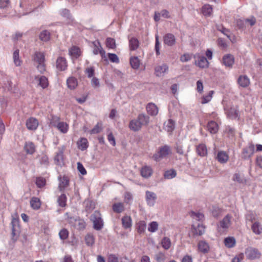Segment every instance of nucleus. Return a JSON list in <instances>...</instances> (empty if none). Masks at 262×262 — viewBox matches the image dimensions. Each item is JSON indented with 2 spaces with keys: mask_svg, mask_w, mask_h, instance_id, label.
I'll list each match as a JSON object with an SVG mask.
<instances>
[{
  "mask_svg": "<svg viewBox=\"0 0 262 262\" xmlns=\"http://www.w3.org/2000/svg\"><path fill=\"white\" fill-rule=\"evenodd\" d=\"M67 67V61L63 57H58L56 60V68L59 71H64Z\"/></svg>",
  "mask_w": 262,
  "mask_h": 262,
  "instance_id": "2eb2a0df",
  "label": "nucleus"
},
{
  "mask_svg": "<svg viewBox=\"0 0 262 262\" xmlns=\"http://www.w3.org/2000/svg\"><path fill=\"white\" fill-rule=\"evenodd\" d=\"M139 46V41L135 37H132L129 39V47L131 51H135Z\"/></svg>",
  "mask_w": 262,
  "mask_h": 262,
  "instance_id": "bb28decb",
  "label": "nucleus"
},
{
  "mask_svg": "<svg viewBox=\"0 0 262 262\" xmlns=\"http://www.w3.org/2000/svg\"><path fill=\"white\" fill-rule=\"evenodd\" d=\"M129 127L130 129V130L134 132H137L141 128L142 126L140 124L139 120L137 118L132 120L130 121L129 124Z\"/></svg>",
  "mask_w": 262,
  "mask_h": 262,
  "instance_id": "dca6fc26",
  "label": "nucleus"
},
{
  "mask_svg": "<svg viewBox=\"0 0 262 262\" xmlns=\"http://www.w3.org/2000/svg\"><path fill=\"white\" fill-rule=\"evenodd\" d=\"M39 163L41 165L45 167H48L49 165L50 162L48 156L45 154H42L37 156Z\"/></svg>",
  "mask_w": 262,
  "mask_h": 262,
  "instance_id": "393cba45",
  "label": "nucleus"
},
{
  "mask_svg": "<svg viewBox=\"0 0 262 262\" xmlns=\"http://www.w3.org/2000/svg\"><path fill=\"white\" fill-rule=\"evenodd\" d=\"M36 80L38 82V85L42 88L45 89L48 85V79L44 76H41L39 77H36Z\"/></svg>",
  "mask_w": 262,
  "mask_h": 262,
  "instance_id": "2f4dec72",
  "label": "nucleus"
},
{
  "mask_svg": "<svg viewBox=\"0 0 262 262\" xmlns=\"http://www.w3.org/2000/svg\"><path fill=\"white\" fill-rule=\"evenodd\" d=\"M157 195L155 193L148 190L145 192V199L149 206H153L157 200Z\"/></svg>",
  "mask_w": 262,
  "mask_h": 262,
  "instance_id": "1a4fd4ad",
  "label": "nucleus"
},
{
  "mask_svg": "<svg viewBox=\"0 0 262 262\" xmlns=\"http://www.w3.org/2000/svg\"><path fill=\"white\" fill-rule=\"evenodd\" d=\"M146 227V223L143 221L139 222L137 224V230L138 233L141 234L144 233Z\"/></svg>",
  "mask_w": 262,
  "mask_h": 262,
  "instance_id": "8fccbe9b",
  "label": "nucleus"
},
{
  "mask_svg": "<svg viewBox=\"0 0 262 262\" xmlns=\"http://www.w3.org/2000/svg\"><path fill=\"white\" fill-rule=\"evenodd\" d=\"M51 124L54 126H57V128L62 133H66L68 129V125L63 122H58L56 125L55 123L51 122Z\"/></svg>",
  "mask_w": 262,
  "mask_h": 262,
  "instance_id": "aec40b11",
  "label": "nucleus"
},
{
  "mask_svg": "<svg viewBox=\"0 0 262 262\" xmlns=\"http://www.w3.org/2000/svg\"><path fill=\"white\" fill-rule=\"evenodd\" d=\"M94 48L93 49V53L95 55L99 53L102 58L105 59L106 60V57L105 55V52L102 48L100 42L97 41L96 42H94Z\"/></svg>",
  "mask_w": 262,
  "mask_h": 262,
  "instance_id": "9b49d317",
  "label": "nucleus"
},
{
  "mask_svg": "<svg viewBox=\"0 0 262 262\" xmlns=\"http://www.w3.org/2000/svg\"><path fill=\"white\" fill-rule=\"evenodd\" d=\"M212 214L215 217H217L221 214V211L217 207H212L211 209Z\"/></svg>",
  "mask_w": 262,
  "mask_h": 262,
  "instance_id": "69168bd1",
  "label": "nucleus"
},
{
  "mask_svg": "<svg viewBox=\"0 0 262 262\" xmlns=\"http://www.w3.org/2000/svg\"><path fill=\"white\" fill-rule=\"evenodd\" d=\"M30 205L34 209H38L40 207L41 202L37 197H33L30 200Z\"/></svg>",
  "mask_w": 262,
  "mask_h": 262,
  "instance_id": "f704fd0d",
  "label": "nucleus"
},
{
  "mask_svg": "<svg viewBox=\"0 0 262 262\" xmlns=\"http://www.w3.org/2000/svg\"><path fill=\"white\" fill-rule=\"evenodd\" d=\"M88 140L86 138H81L78 142V146L79 149L84 150L88 148Z\"/></svg>",
  "mask_w": 262,
  "mask_h": 262,
  "instance_id": "37998d69",
  "label": "nucleus"
},
{
  "mask_svg": "<svg viewBox=\"0 0 262 262\" xmlns=\"http://www.w3.org/2000/svg\"><path fill=\"white\" fill-rule=\"evenodd\" d=\"M209 62L205 57H201L198 61V66L201 68H207L208 67Z\"/></svg>",
  "mask_w": 262,
  "mask_h": 262,
  "instance_id": "4c0bfd02",
  "label": "nucleus"
},
{
  "mask_svg": "<svg viewBox=\"0 0 262 262\" xmlns=\"http://www.w3.org/2000/svg\"><path fill=\"white\" fill-rule=\"evenodd\" d=\"M108 57L110 60L112 62L118 63L119 62V58L117 55L114 53H108Z\"/></svg>",
  "mask_w": 262,
  "mask_h": 262,
  "instance_id": "0e129e2a",
  "label": "nucleus"
},
{
  "mask_svg": "<svg viewBox=\"0 0 262 262\" xmlns=\"http://www.w3.org/2000/svg\"><path fill=\"white\" fill-rule=\"evenodd\" d=\"M232 180L241 184H243L246 182V179L243 174L239 172L234 173Z\"/></svg>",
  "mask_w": 262,
  "mask_h": 262,
  "instance_id": "72a5a7b5",
  "label": "nucleus"
},
{
  "mask_svg": "<svg viewBox=\"0 0 262 262\" xmlns=\"http://www.w3.org/2000/svg\"><path fill=\"white\" fill-rule=\"evenodd\" d=\"M58 179L59 181L58 189L60 191H63L65 188L69 186V180L68 178L65 176L62 177L60 176Z\"/></svg>",
  "mask_w": 262,
  "mask_h": 262,
  "instance_id": "f8f14e48",
  "label": "nucleus"
},
{
  "mask_svg": "<svg viewBox=\"0 0 262 262\" xmlns=\"http://www.w3.org/2000/svg\"><path fill=\"white\" fill-rule=\"evenodd\" d=\"M60 15L64 17L68 21V23H70L73 21L72 16L70 14V11L67 9H62L60 11Z\"/></svg>",
  "mask_w": 262,
  "mask_h": 262,
  "instance_id": "7c9ffc66",
  "label": "nucleus"
},
{
  "mask_svg": "<svg viewBox=\"0 0 262 262\" xmlns=\"http://www.w3.org/2000/svg\"><path fill=\"white\" fill-rule=\"evenodd\" d=\"M238 83L242 87L246 88L249 85L250 80L246 75L240 76L238 78Z\"/></svg>",
  "mask_w": 262,
  "mask_h": 262,
  "instance_id": "4be33fe9",
  "label": "nucleus"
},
{
  "mask_svg": "<svg viewBox=\"0 0 262 262\" xmlns=\"http://www.w3.org/2000/svg\"><path fill=\"white\" fill-rule=\"evenodd\" d=\"M168 69V66L165 64L157 66L155 68V73L156 76L159 77L161 76L163 74L167 71Z\"/></svg>",
  "mask_w": 262,
  "mask_h": 262,
  "instance_id": "f3484780",
  "label": "nucleus"
},
{
  "mask_svg": "<svg viewBox=\"0 0 262 262\" xmlns=\"http://www.w3.org/2000/svg\"><path fill=\"white\" fill-rule=\"evenodd\" d=\"M161 244H162V247L165 249L167 250L171 246L170 239L168 237H164L162 240Z\"/></svg>",
  "mask_w": 262,
  "mask_h": 262,
  "instance_id": "603ef678",
  "label": "nucleus"
},
{
  "mask_svg": "<svg viewBox=\"0 0 262 262\" xmlns=\"http://www.w3.org/2000/svg\"><path fill=\"white\" fill-rule=\"evenodd\" d=\"M207 129L211 134H215L219 129L218 124L213 121H211L207 124Z\"/></svg>",
  "mask_w": 262,
  "mask_h": 262,
  "instance_id": "5701e85b",
  "label": "nucleus"
},
{
  "mask_svg": "<svg viewBox=\"0 0 262 262\" xmlns=\"http://www.w3.org/2000/svg\"><path fill=\"white\" fill-rule=\"evenodd\" d=\"M107 140L112 145L115 146L116 145L115 139L112 133L108 135Z\"/></svg>",
  "mask_w": 262,
  "mask_h": 262,
  "instance_id": "774afa93",
  "label": "nucleus"
},
{
  "mask_svg": "<svg viewBox=\"0 0 262 262\" xmlns=\"http://www.w3.org/2000/svg\"><path fill=\"white\" fill-rule=\"evenodd\" d=\"M224 243L227 247L232 248L234 247L235 244V240L233 237H227L224 240Z\"/></svg>",
  "mask_w": 262,
  "mask_h": 262,
  "instance_id": "a18cd8bd",
  "label": "nucleus"
},
{
  "mask_svg": "<svg viewBox=\"0 0 262 262\" xmlns=\"http://www.w3.org/2000/svg\"><path fill=\"white\" fill-rule=\"evenodd\" d=\"M85 241L88 246H92L94 243V236L90 234H87L85 237Z\"/></svg>",
  "mask_w": 262,
  "mask_h": 262,
  "instance_id": "5fc2aeb1",
  "label": "nucleus"
},
{
  "mask_svg": "<svg viewBox=\"0 0 262 262\" xmlns=\"http://www.w3.org/2000/svg\"><path fill=\"white\" fill-rule=\"evenodd\" d=\"M50 32L46 30L40 32L39 37L41 41L46 42L50 40Z\"/></svg>",
  "mask_w": 262,
  "mask_h": 262,
  "instance_id": "58836bf2",
  "label": "nucleus"
},
{
  "mask_svg": "<svg viewBox=\"0 0 262 262\" xmlns=\"http://www.w3.org/2000/svg\"><path fill=\"white\" fill-rule=\"evenodd\" d=\"M68 87L71 90L75 89L77 85V80L76 78L73 77H69L67 80Z\"/></svg>",
  "mask_w": 262,
  "mask_h": 262,
  "instance_id": "cd10ccee",
  "label": "nucleus"
},
{
  "mask_svg": "<svg viewBox=\"0 0 262 262\" xmlns=\"http://www.w3.org/2000/svg\"><path fill=\"white\" fill-rule=\"evenodd\" d=\"M216 158L221 163H225L228 160L229 157L226 152L221 151L217 153Z\"/></svg>",
  "mask_w": 262,
  "mask_h": 262,
  "instance_id": "412c9836",
  "label": "nucleus"
},
{
  "mask_svg": "<svg viewBox=\"0 0 262 262\" xmlns=\"http://www.w3.org/2000/svg\"><path fill=\"white\" fill-rule=\"evenodd\" d=\"M254 146L253 144H249L247 147L244 148L242 152V158L247 160L249 159L254 154Z\"/></svg>",
  "mask_w": 262,
  "mask_h": 262,
  "instance_id": "0eeeda50",
  "label": "nucleus"
},
{
  "mask_svg": "<svg viewBox=\"0 0 262 262\" xmlns=\"http://www.w3.org/2000/svg\"><path fill=\"white\" fill-rule=\"evenodd\" d=\"M164 42L168 46H172L176 43V38L174 36L171 34L168 33L164 36Z\"/></svg>",
  "mask_w": 262,
  "mask_h": 262,
  "instance_id": "ddd939ff",
  "label": "nucleus"
},
{
  "mask_svg": "<svg viewBox=\"0 0 262 262\" xmlns=\"http://www.w3.org/2000/svg\"><path fill=\"white\" fill-rule=\"evenodd\" d=\"M155 259L157 262H163L165 259V255L162 252H159L155 255Z\"/></svg>",
  "mask_w": 262,
  "mask_h": 262,
  "instance_id": "680f3d73",
  "label": "nucleus"
},
{
  "mask_svg": "<svg viewBox=\"0 0 262 262\" xmlns=\"http://www.w3.org/2000/svg\"><path fill=\"white\" fill-rule=\"evenodd\" d=\"M91 217L93 222L94 228L97 230H100L102 228L103 224L101 217L99 216L98 213H94Z\"/></svg>",
  "mask_w": 262,
  "mask_h": 262,
  "instance_id": "423d86ee",
  "label": "nucleus"
},
{
  "mask_svg": "<svg viewBox=\"0 0 262 262\" xmlns=\"http://www.w3.org/2000/svg\"><path fill=\"white\" fill-rule=\"evenodd\" d=\"M170 152V146L165 145L159 148L158 152L154 154L152 158L156 161H160L162 159L166 158Z\"/></svg>",
  "mask_w": 262,
  "mask_h": 262,
  "instance_id": "f257e3e1",
  "label": "nucleus"
},
{
  "mask_svg": "<svg viewBox=\"0 0 262 262\" xmlns=\"http://www.w3.org/2000/svg\"><path fill=\"white\" fill-rule=\"evenodd\" d=\"M207 150L204 144H200L198 146V155L201 156H205L207 155Z\"/></svg>",
  "mask_w": 262,
  "mask_h": 262,
  "instance_id": "09e8293b",
  "label": "nucleus"
},
{
  "mask_svg": "<svg viewBox=\"0 0 262 262\" xmlns=\"http://www.w3.org/2000/svg\"><path fill=\"white\" fill-rule=\"evenodd\" d=\"M77 169L81 174H86V170L80 162L77 163Z\"/></svg>",
  "mask_w": 262,
  "mask_h": 262,
  "instance_id": "338daca9",
  "label": "nucleus"
},
{
  "mask_svg": "<svg viewBox=\"0 0 262 262\" xmlns=\"http://www.w3.org/2000/svg\"><path fill=\"white\" fill-rule=\"evenodd\" d=\"M227 114L228 116L231 119H235L238 117V113L236 107H231L227 111Z\"/></svg>",
  "mask_w": 262,
  "mask_h": 262,
  "instance_id": "79ce46f5",
  "label": "nucleus"
},
{
  "mask_svg": "<svg viewBox=\"0 0 262 262\" xmlns=\"http://www.w3.org/2000/svg\"><path fill=\"white\" fill-rule=\"evenodd\" d=\"M13 60L16 66H20V60L19 59V50H16L13 53Z\"/></svg>",
  "mask_w": 262,
  "mask_h": 262,
  "instance_id": "13d9d810",
  "label": "nucleus"
},
{
  "mask_svg": "<svg viewBox=\"0 0 262 262\" xmlns=\"http://www.w3.org/2000/svg\"><path fill=\"white\" fill-rule=\"evenodd\" d=\"M122 224L124 228L128 229L132 227V220L129 216H124L122 219Z\"/></svg>",
  "mask_w": 262,
  "mask_h": 262,
  "instance_id": "b1692460",
  "label": "nucleus"
},
{
  "mask_svg": "<svg viewBox=\"0 0 262 262\" xmlns=\"http://www.w3.org/2000/svg\"><path fill=\"white\" fill-rule=\"evenodd\" d=\"M202 13L205 16H210L212 12V8L209 5H204L202 10Z\"/></svg>",
  "mask_w": 262,
  "mask_h": 262,
  "instance_id": "ea45409f",
  "label": "nucleus"
},
{
  "mask_svg": "<svg viewBox=\"0 0 262 262\" xmlns=\"http://www.w3.org/2000/svg\"><path fill=\"white\" fill-rule=\"evenodd\" d=\"M234 60V57L231 54H227L223 58V63L226 67H232Z\"/></svg>",
  "mask_w": 262,
  "mask_h": 262,
  "instance_id": "4468645a",
  "label": "nucleus"
},
{
  "mask_svg": "<svg viewBox=\"0 0 262 262\" xmlns=\"http://www.w3.org/2000/svg\"><path fill=\"white\" fill-rule=\"evenodd\" d=\"M26 125L29 130H34L38 126V121L36 118L31 117L27 120Z\"/></svg>",
  "mask_w": 262,
  "mask_h": 262,
  "instance_id": "9d476101",
  "label": "nucleus"
},
{
  "mask_svg": "<svg viewBox=\"0 0 262 262\" xmlns=\"http://www.w3.org/2000/svg\"><path fill=\"white\" fill-rule=\"evenodd\" d=\"M11 225L12 226V240L15 242L17 241L20 231L18 219L13 218Z\"/></svg>",
  "mask_w": 262,
  "mask_h": 262,
  "instance_id": "f03ea898",
  "label": "nucleus"
},
{
  "mask_svg": "<svg viewBox=\"0 0 262 262\" xmlns=\"http://www.w3.org/2000/svg\"><path fill=\"white\" fill-rule=\"evenodd\" d=\"M36 185L39 188H42L46 183V179L42 177H38L36 180Z\"/></svg>",
  "mask_w": 262,
  "mask_h": 262,
  "instance_id": "6e6d98bb",
  "label": "nucleus"
},
{
  "mask_svg": "<svg viewBox=\"0 0 262 262\" xmlns=\"http://www.w3.org/2000/svg\"><path fill=\"white\" fill-rule=\"evenodd\" d=\"M106 46L111 49H114L116 48L115 40L112 38H107L106 39Z\"/></svg>",
  "mask_w": 262,
  "mask_h": 262,
  "instance_id": "bf43d9fd",
  "label": "nucleus"
},
{
  "mask_svg": "<svg viewBox=\"0 0 262 262\" xmlns=\"http://www.w3.org/2000/svg\"><path fill=\"white\" fill-rule=\"evenodd\" d=\"M70 54L75 58H78L80 55L79 49L76 47H73L69 50Z\"/></svg>",
  "mask_w": 262,
  "mask_h": 262,
  "instance_id": "3c124183",
  "label": "nucleus"
},
{
  "mask_svg": "<svg viewBox=\"0 0 262 262\" xmlns=\"http://www.w3.org/2000/svg\"><path fill=\"white\" fill-rule=\"evenodd\" d=\"M245 253L247 257L250 259L258 258L261 255L260 252L257 249L252 247L248 248Z\"/></svg>",
  "mask_w": 262,
  "mask_h": 262,
  "instance_id": "39448f33",
  "label": "nucleus"
},
{
  "mask_svg": "<svg viewBox=\"0 0 262 262\" xmlns=\"http://www.w3.org/2000/svg\"><path fill=\"white\" fill-rule=\"evenodd\" d=\"M174 122L171 119H169L164 124V127L168 132H172L174 128Z\"/></svg>",
  "mask_w": 262,
  "mask_h": 262,
  "instance_id": "e433bc0d",
  "label": "nucleus"
},
{
  "mask_svg": "<svg viewBox=\"0 0 262 262\" xmlns=\"http://www.w3.org/2000/svg\"><path fill=\"white\" fill-rule=\"evenodd\" d=\"M119 258L115 254H111L108 257V262H121V258Z\"/></svg>",
  "mask_w": 262,
  "mask_h": 262,
  "instance_id": "e2e57ef3",
  "label": "nucleus"
},
{
  "mask_svg": "<svg viewBox=\"0 0 262 262\" xmlns=\"http://www.w3.org/2000/svg\"><path fill=\"white\" fill-rule=\"evenodd\" d=\"M59 235L60 239L64 240L68 237L69 231L66 229H63L59 232Z\"/></svg>",
  "mask_w": 262,
  "mask_h": 262,
  "instance_id": "052dcab7",
  "label": "nucleus"
},
{
  "mask_svg": "<svg viewBox=\"0 0 262 262\" xmlns=\"http://www.w3.org/2000/svg\"><path fill=\"white\" fill-rule=\"evenodd\" d=\"M25 150L27 154H33L35 151V145L32 142L26 143Z\"/></svg>",
  "mask_w": 262,
  "mask_h": 262,
  "instance_id": "a19ab883",
  "label": "nucleus"
},
{
  "mask_svg": "<svg viewBox=\"0 0 262 262\" xmlns=\"http://www.w3.org/2000/svg\"><path fill=\"white\" fill-rule=\"evenodd\" d=\"M198 248L203 253H207L209 250V246L208 243L204 241H201L199 242L198 245Z\"/></svg>",
  "mask_w": 262,
  "mask_h": 262,
  "instance_id": "473e14b6",
  "label": "nucleus"
},
{
  "mask_svg": "<svg viewBox=\"0 0 262 262\" xmlns=\"http://www.w3.org/2000/svg\"><path fill=\"white\" fill-rule=\"evenodd\" d=\"M34 60L37 63L45 62V55L42 53L36 52L34 55Z\"/></svg>",
  "mask_w": 262,
  "mask_h": 262,
  "instance_id": "de8ad7c7",
  "label": "nucleus"
},
{
  "mask_svg": "<svg viewBox=\"0 0 262 262\" xmlns=\"http://www.w3.org/2000/svg\"><path fill=\"white\" fill-rule=\"evenodd\" d=\"M230 216L227 215L222 221L220 222V224L217 225V229L219 232H223L224 229H227L230 223Z\"/></svg>",
  "mask_w": 262,
  "mask_h": 262,
  "instance_id": "6e6552de",
  "label": "nucleus"
},
{
  "mask_svg": "<svg viewBox=\"0 0 262 262\" xmlns=\"http://www.w3.org/2000/svg\"><path fill=\"white\" fill-rule=\"evenodd\" d=\"M213 94L214 91H210L207 94L202 95L200 98V103L202 104H204L210 102L212 99Z\"/></svg>",
  "mask_w": 262,
  "mask_h": 262,
  "instance_id": "6ab92c4d",
  "label": "nucleus"
},
{
  "mask_svg": "<svg viewBox=\"0 0 262 262\" xmlns=\"http://www.w3.org/2000/svg\"><path fill=\"white\" fill-rule=\"evenodd\" d=\"M204 220V214L198 212V235H201L205 232L206 226L203 223Z\"/></svg>",
  "mask_w": 262,
  "mask_h": 262,
  "instance_id": "7ed1b4c3",
  "label": "nucleus"
},
{
  "mask_svg": "<svg viewBox=\"0 0 262 262\" xmlns=\"http://www.w3.org/2000/svg\"><path fill=\"white\" fill-rule=\"evenodd\" d=\"M59 205L60 207H64L66 205L67 196L65 194L60 195L57 200Z\"/></svg>",
  "mask_w": 262,
  "mask_h": 262,
  "instance_id": "864d4df0",
  "label": "nucleus"
},
{
  "mask_svg": "<svg viewBox=\"0 0 262 262\" xmlns=\"http://www.w3.org/2000/svg\"><path fill=\"white\" fill-rule=\"evenodd\" d=\"M176 175H177L176 171L173 169H171L168 170L164 172V177L165 179H172V178L176 177Z\"/></svg>",
  "mask_w": 262,
  "mask_h": 262,
  "instance_id": "c03bdc74",
  "label": "nucleus"
},
{
  "mask_svg": "<svg viewBox=\"0 0 262 262\" xmlns=\"http://www.w3.org/2000/svg\"><path fill=\"white\" fill-rule=\"evenodd\" d=\"M137 119L142 126L147 125L149 121V117L143 114H139Z\"/></svg>",
  "mask_w": 262,
  "mask_h": 262,
  "instance_id": "c756f323",
  "label": "nucleus"
},
{
  "mask_svg": "<svg viewBox=\"0 0 262 262\" xmlns=\"http://www.w3.org/2000/svg\"><path fill=\"white\" fill-rule=\"evenodd\" d=\"M113 210L116 213H121L124 210V207L122 203H116L113 205Z\"/></svg>",
  "mask_w": 262,
  "mask_h": 262,
  "instance_id": "c9c22d12",
  "label": "nucleus"
},
{
  "mask_svg": "<svg viewBox=\"0 0 262 262\" xmlns=\"http://www.w3.org/2000/svg\"><path fill=\"white\" fill-rule=\"evenodd\" d=\"M252 231L256 235H259L262 233V225L258 222H255L251 226Z\"/></svg>",
  "mask_w": 262,
  "mask_h": 262,
  "instance_id": "a878e982",
  "label": "nucleus"
},
{
  "mask_svg": "<svg viewBox=\"0 0 262 262\" xmlns=\"http://www.w3.org/2000/svg\"><path fill=\"white\" fill-rule=\"evenodd\" d=\"M131 67L134 69H137L140 66V60L137 57H132L130 59Z\"/></svg>",
  "mask_w": 262,
  "mask_h": 262,
  "instance_id": "49530a36",
  "label": "nucleus"
},
{
  "mask_svg": "<svg viewBox=\"0 0 262 262\" xmlns=\"http://www.w3.org/2000/svg\"><path fill=\"white\" fill-rule=\"evenodd\" d=\"M158 227V224L157 222H152L149 224L148 230L151 232H156Z\"/></svg>",
  "mask_w": 262,
  "mask_h": 262,
  "instance_id": "4d7b16f0",
  "label": "nucleus"
},
{
  "mask_svg": "<svg viewBox=\"0 0 262 262\" xmlns=\"http://www.w3.org/2000/svg\"><path fill=\"white\" fill-rule=\"evenodd\" d=\"M146 110L147 113L151 116H156L158 113V108L157 106L152 103H149L147 105Z\"/></svg>",
  "mask_w": 262,
  "mask_h": 262,
  "instance_id": "a211bd4d",
  "label": "nucleus"
},
{
  "mask_svg": "<svg viewBox=\"0 0 262 262\" xmlns=\"http://www.w3.org/2000/svg\"><path fill=\"white\" fill-rule=\"evenodd\" d=\"M64 149L65 147L63 146L58 148V151L56 153L54 159L55 163L57 165L61 166L63 164V152Z\"/></svg>",
  "mask_w": 262,
  "mask_h": 262,
  "instance_id": "20e7f679",
  "label": "nucleus"
},
{
  "mask_svg": "<svg viewBox=\"0 0 262 262\" xmlns=\"http://www.w3.org/2000/svg\"><path fill=\"white\" fill-rule=\"evenodd\" d=\"M152 173V169L150 167L145 166L142 168L141 170V176L145 178H148L151 176Z\"/></svg>",
  "mask_w": 262,
  "mask_h": 262,
  "instance_id": "c85d7f7f",
  "label": "nucleus"
}]
</instances>
